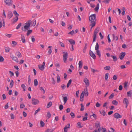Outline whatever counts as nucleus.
I'll list each match as a JSON object with an SVG mask.
<instances>
[{
	"label": "nucleus",
	"mask_w": 132,
	"mask_h": 132,
	"mask_svg": "<svg viewBox=\"0 0 132 132\" xmlns=\"http://www.w3.org/2000/svg\"><path fill=\"white\" fill-rule=\"evenodd\" d=\"M89 19L90 24V30L92 31L93 27L95 26L96 24V15L95 14L91 15L89 17Z\"/></svg>",
	"instance_id": "obj_1"
},
{
	"label": "nucleus",
	"mask_w": 132,
	"mask_h": 132,
	"mask_svg": "<svg viewBox=\"0 0 132 132\" xmlns=\"http://www.w3.org/2000/svg\"><path fill=\"white\" fill-rule=\"evenodd\" d=\"M32 21L31 20H29L27 22L24 24V29L23 28H22V30H28L30 27V23Z\"/></svg>",
	"instance_id": "obj_2"
},
{
	"label": "nucleus",
	"mask_w": 132,
	"mask_h": 132,
	"mask_svg": "<svg viewBox=\"0 0 132 132\" xmlns=\"http://www.w3.org/2000/svg\"><path fill=\"white\" fill-rule=\"evenodd\" d=\"M99 30V28L98 27L96 28L93 34V42H95L96 38V35L97 34Z\"/></svg>",
	"instance_id": "obj_3"
},
{
	"label": "nucleus",
	"mask_w": 132,
	"mask_h": 132,
	"mask_svg": "<svg viewBox=\"0 0 132 132\" xmlns=\"http://www.w3.org/2000/svg\"><path fill=\"white\" fill-rule=\"evenodd\" d=\"M32 104L34 105L38 104L39 102V101L38 100L35 98H32Z\"/></svg>",
	"instance_id": "obj_4"
},
{
	"label": "nucleus",
	"mask_w": 132,
	"mask_h": 132,
	"mask_svg": "<svg viewBox=\"0 0 132 132\" xmlns=\"http://www.w3.org/2000/svg\"><path fill=\"white\" fill-rule=\"evenodd\" d=\"M38 67L39 68L40 70L41 71L43 70L45 67V62H43V63L42 65H38Z\"/></svg>",
	"instance_id": "obj_5"
},
{
	"label": "nucleus",
	"mask_w": 132,
	"mask_h": 132,
	"mask_svg": "<svg viewBox=\"0 0 132 132\" xmlns=\"http://www.w3.org/2000/svg\"><path fill=\"white\" fill-rule=\"evenodd\" d=\"M123 102L124 104H125L126 108H127L129 104V101L126 98H124Z\"/></svg>",
	"instance_id": "obj_6"
},
{
	"label": "nucleus",
	"mask_w": 132,
	"mask_h": 132,
	"mask_svg": "<svg viewBox=\"0 0 132 132\" xmlns=\"http://www.w3.org/2000/svg\"><path fill=\"white\" fill-rule=\"evenodd\" d=\"M64 54L63 55V60L64 62L66 63L67 59L68 58V54L67 52H63Z\"/></svg>",
	"instance_id": "obj_7"
},
{
	"label": "nucleus",
	"mask_w": 132,
	"mask_h": 132,
	"mask_svg": "<svg viewBox=\"0 0 132 132\" xmlns=\"http://www.w3.org/2000/svg\"><path fill=\"white\" fill-rule=\"evenodd\" d=\"M95 0H86V2L89 4H90V7L92 8H94L95 7V5L92 3V2H94Z\"/></svg>",
	"instance_id": "obj_8"
},
{
	"label": "nucleus",
	"mask_w": 132,
	"mask_h": 132,
	"mask_svg": "<svg viewBox=\"0 0 132 132\" xmlns=\"http://www.w3.org/2000/svg\"><path fill=\"white\" fill-rule=\"evenodd\" d=\"M85 89L84 90V91H83L81 93L80 97V100L81 101H84V97L85 95Z\"/></svg>",
	"instance_id": "obj_9"
},
{
	"label": "nucleus",
	"mask_w": 132,
	"mask_h": 132,
	"mask_svg": "<svg viewBox=\"0 0 132 132\" xmlns=\"http://www.w3.org/2000/svg\"><path fill=\"white\" fill-rule=\"evenodd\" d=\"M10 57L11 58L12 60L14 61L17 63L18 62L19 60L18 59L17 57L13 55H11Z\"/></svg>",
	"instance_id": "obj_10"
},
{
	"label": "nucleus",
	"mask_w": 132,
	"mask_h": 132,
	"mask_svg": "<svg viewBox=\"0 0 132 132\" xmlns=\"http://www.w3.org/2000/svg\"><path fill=\"white\" fill-rule=\"evenodd\" d=\"M4 1L6 4L8 5H10L12 3L11 0H4Z\"/></svg>",
	"instance_id": "obj_11"
},
{
	"label": "nucleus",
	"mask_w": 132,
	"mask_h": 132,
	"mask_svg": "<svg viewBox=\"0 0 132 132\" xmlns=\"http://www.w3.org/2000/svg\"><path fill=\"white\" fill-rule=\"evenodd\" d=\"M114 117L117 119L120 118L122 117V116L118 113H115L113 115Z\"/></svg>",
	"instance_id": "obj_12"
},
{
	"label": "nucleus",
	"mask_w": 132,
	"mask_h": 132,
	"mask_svg": "<svg viewBox=\"0 0 132 132\" xmlns=\"http://www.w3.org/2000/svg\"><path fill=\"white\" fill-rule=\"evenodd\" d=\"M84 81L86 85L88 86L89 85V80L86 78H85L84 79Z\"/></svg>",
	"instance_id": "obj_13"
},
{
	"label": "nucleus",
	"mask_w": 132,
	"mask_h": 132,
	"mask_svg": "<svg viewBox=\"0 0 132 132\" xmlns=\"http://www.w3.org/2000/svg\"><path fill=\"white\" fill-rule=\"evenodd\" d=\"M89 54L94 59H95L96 58V56L95 54L93 52L91 51H90L89 52Z\"/></svg>",
	"instance_id": "obj_14"
},
{
	"label": "nucleus",
	"mask_w": 132,
	"mask_h": 132,
	"mask_svg": "<svg viewBox=\"0 0 132 132\" xmlns=\"http://www.w3.org/2000/svg\"><path fill=\"white\" fill-rule=\"evenodd\" d=\"M15 54L19 57L21 58L22 57V55L20 52L19 51H16Z\"/></svg>",
	"instance_id": "obj_15"
},
{
	"label": "nucleus",
	"mask_w": 132,
	"mask_h": 132,
	"mask_svg": "<svg viewBox=\"0 0 132 132\" xmlns=\"http://www.w3.org/2000/svg\"><path fill=\"white\" fill-rule=\"evenodd\" d=\"M70 128V124H69L67 125L64 128V132H67L68 130V129Z\"/></svg>",
	"instance_id": "obj_16"
},
{
	"label": "nucleus",
	"mask_w": 132,
	"mask_h": 132,
	"mask_svg": "<svg viewBox=\"0 0 132 132\" xmlns=\"http://www.w3.org/2000/svg\"><path fill=\"white\" fill-rule=\"evenodd\" d=\"M120 55L119 58L121 60H122L125 56L126 53L125 52H122L120 53Z\"/></svg>",
	"instance_id": "obj_17"
},
{
	"label": "nucleus",
	"mask_w": 132,
	"mask_h": 132,
	"mask_svg": "<svg viewBox=\"0 0 132 132\" xmlns=\"http://www.w3.org/2000/svg\"><path fill=\"white\" fill-rule=\"evenodd\" d=\"M70 43L71 45H74L75 44V41L72 39H69L68 40Z\"/></svg>",
	"instance_id": "obj_18"
},
{
	"label": "nucleus",
	"mask_w": 132,
	"mask_h": 132,
	"mask_svg": "<svg viewBox=\"0 0 132 132\" xmlns=\"http://www.w3.org/2000/svg\"><path fill=\"white\" fill-rule=\"evenodd\" d=\"M79 65V68L80 69H81L82 66V61H80L78 63Z\"/></svg>",
	"instance_id": "obj_19"
},
{
	"label": "nucleus",
	"mask_w": 132,
	"mask_h": 132,
	"mask_svg": "<svg viewBox=\"0 0 132 132\" xmlns=\"http://www.w3.org/2000/svg\"><path fill=\"white\" fill-rule=\"evenodd\" d=\"M13 16V14L11 12H9V14L8 15V17L10 19Z\"/></svg>",
	"instance_id": "obj_20"
},
{
	"label": "nucleus",
	"mask_w": 132,
	"mask_h": 132,
	"mask_svg": "<svg viewBox=\"0 0 132 132\" xmlns=\"http://www.w3.org/2000/svg\"><path fill=\"white\" fill-rule=\"evenodd\" d=\"M56 78H57V82H59L61 80H60V78L59 76V75H57V76H56Z\"/></svg>",
	"instance_id": "obj_21"
},
{
	"label": "nucleus",
	"mask_w": 132,
	"mask_h": 132,
	"mask_svg": "<svg viewBox=\"0 0 132 132\" xmlns=\"http://www.w3.org/2000/svg\"><path fill=\"white\" fill-rule=\"evenodd\" d=\"M21 40L22 42L23 43H24L25 42V39L24 36L22 35H21Z\"/></svg>",
	"instance_id": "obj_22"
},
{
	"label": "nucleus",
	"mask_w": 132,
	"mask_h": 132,
	"mask_svg": "<svg viewBox=\"0 0 132 132\" xmlns=\"http://www.w3.org/2000/svg\"><path fill=\"white\" fill-rule=\"evenodd\" d=\"M34 84L35 86H37L38 84V82L37 79H35L34 81Z\"/></svg>",
	"instance_id": "obj_23"
},
{
	"label": "nucleus",
	"mask_w": 132,
	"mask_h": 132,
	"mask_svg": "<svg viewBox=\"0 0 132 132\" xmlns=\"http://www.w3.org/2000/svg\"><path fill=\"white\" fill-rule=\"evenodd\" d=\"M53 129H47L46 130L45 132H53Z\"/></svg>",
	"instance_id": "obj_24"
},
{
	"label": "nucleus",
	"mask_w": 132,
	"mask_h": 132,
	"mask_svg": "<svg viewBox=\"0 0 132 132\" xmlns=\"http://www.w3.org/2000/svg\"><path fill=\"white\" fill-rule=\"evenodd\" d=\"M99 49V46L98 43H97L95 46V50H98Z\"/></svg>",
	"instance_id": "obj_25"
},
{
	"label": "nucleus",
	"mask_w": 132,
	"mask_h": 132,
	"mask_svg": "<svg viewBox=\"0 0 132 132\" xmlns=\"http://www.w3.org/2000/svg\"><path fill=\"white\" fill-rule=\"evenodd\" d=\"M112 103L116 105H117L118 104V102L116 100H113L112 102Z\"/></svg>",
	"instance_id": "obj_26"
},
{
	"label": "nucleus",
	"mask_w": 132,
	"mask_h": 132,
	"mask_svg": "<svg viewBox=\"0 0 132 132\" xmlns=\"http://www.w3.org/2000/svg\"><path fill=\"white\" fill-rule=\"evenodd\" d=\"M5 49L6 52L8 53L10 51V48L8 47H5Z\"/></svg>",
	"instance_id": "obj_27"
},
{
	"label": "nucleus",
	"mask_w": 132,
	"mask_h": 132,
	"mask_svg": "<svg viewBox=\"0 0 132 132\" xmlns=\"http://www.w3.org/2000/svg\"><path fill=\"white\" fill-rule=\"evenodd\" d=\"M71 82L72 80L71 79H70L69 80L67 85V88L71 84Z\"/></svg>",
	"instance_id": "obj_28"
},
{
	"label": "nucleus",
	"mask_w": 132,
	"mask_h": 132,
	"mask_svg": "<svg viewBox=\"0 0 132 132\" xmlns=\"http://www.w3.org/2000/svg\"><path fill=\"white\" fill-rule=\"evenodd\" d=\"M63 100L64 102V103H66L68 100V98L67 97H63Z\"/></svg>",
	"instance_id": "obj_29"
},
{
	"label": "nucleus",
	"mask_w": 132,
	"mask_h": 132,
	"mask_svg": "<svg viewBox=\"0 0 132 132\" xmlns=\"http://www.w3.org/2000/svg\"><path fill=\"white\" fill-rule=\"evenodd\" d=\"M96 52L97 54L99 56V57H100L101 56V54L99 50H96Z\"/></svg>",
	"instance_id": "obj_30"
},
{
	"label": "nucleus",
	"mask_w": 132,
	"mask_h": 132,
	"mask_svg": "<svg viewBox=\"0 0 132 132\" xmlns=\"http://www.w3.org/2000/svg\"><path fill=\"white\" fill-rule=\"evenodd\" d=\"M132 93V91L130 90L127 92V94L128 96L129 97L131 96V95Z\"/></svg>",
	"instance_id": "obj_31"
},
{
	"label": "nucleus",
	"mask_w": 132,
	"mask_h": 132,
	"mask_svg": "<svg viewBox=\"0 0 132 132\" xmlns=\"http://www.w3.org/2000/svg\"><path fill=\"white\" fill-rule=\"evenodd\" d=\"M40 126L41 127H43L44 126V122H43L42 121H41L40 122Z\"/></svg>",
	"instance_id": "obj_32"
},
{
	"label": "nucleus",
	"mask_w": 132,
	"mask_h": 132,
	"mask_svg": "<svg viewBox=\"0 0 132 132\" xmlns=\"http://www.w3.org/2000/svg\"><path fill=\"white\" fill-rule=\"evenodd\" d=\"M104 69L106 70H110V66H108L104 67Z\"/></svg>",
	"instance_id": "obj_33"
},
{
	"label": "nucleus",
	"mask_w": 132,
	"mask_h": 132,
	"mask_svg": "<svg viewBox=\"0 0 132 132\" xmlns=\"http://www.w3.org/2000/svg\"><path fill=\"white\" fill-rule=\"evenodd\" d=\"M21 86L22 88L23 89V90L24 91H26L25 88L26 87V86H25V85L24 84H22L21 85Z\"/></svg>",
	"instance_id": "obj_34"
},
{
	"label": "nucleus",
	"mask_w": 132,
	"mask_h": 132,
	"mask_svg": "<svg viewBox=\"0 0 132 132\" xmlns=\"http://www.w3.org/2000/svg\"><path fill=\"white\" fill-rule=\"evenodd\" d=\"M32 30H28L27 33V35L28 36L31 33H32Z\"/></svg>",
	"instance_id": "obj_35"
},
{
	"label": "nucleus",
	"mask_w": 132,
	"mask_h": 132,
	"mask_svg": "<svg viewBox=\"0 0 132 132\" xmlns=\"http://www.w3.org/2000/svg\"><path fill=\"white\" fill-rule=\"evenodd\" d=\"M111 56L113 58L114 61H116L117 60V58L116 56L113 55H111Z\"/></svg>",
	"instance_id": "obj_36"
},
{
	"label": "nucleus",
	"mask_w": 132,
	"mask_h": 132,
	"mask_svg": "<svg viewBox=\"0 0 132 132\" xmlns=\"http://www.w3.org/2000/svg\"><path fill=\"white\" fill-rule=\"evenodd\" d=\"M12 46H15L17 44L16 42L15 41H12Z\"/></svg>",
	"instance_id": "obj_37"
},
{
	"label": "nucleus",
	"mask_w": 132,
	"mask_h": 132,
	"mask_svg": "<svg viewBox=\"0 0 132 132\" xmlns=\"http://www.w3.org/2000/svg\"><path fill=\"white\" fill-rule=\"evenodd\" d=\"M51 115L50 113L49 112H48L47 113V114L46 116L47 117L48 119L51 117Z\"/></svg>",
	"instance_id": "obj_38"
},
{
	"label": "nucleus",
	"mask_w": 132,
	"mask_h": 132,
	"mask_svg": "<svg viewBox=\"0 0 132 132\" xmlns=\"http://www.w3.org/2000/svg\"><path fill=\"white\" fill-rule=\"evenodd\" d=\"M13 14L15 15V16L18 17L19 14L17 13L16 11H14L13 12Z\"/></svg>",
	"instance_id": "obj_39"
},
{
	"label": "nucleus",
	"mask_w": 132,
	"mask_h": 132,
	"mask_svg": "<svg viewBox=\"0 0 132 132\" xmlns=\"http://www.w3.org/2000/svg\"><path fill=\"white\" fill-rule=\"evenodd\" d=\"M40 90L42 92L43 94H44L45 93V90L43 87H41L40 88Z\"/></svg>",
	"instance_id": "obj_40"
},
{
	"label": "nucleus",
	"mask_w": 132,
	"mask_h": 132,
	"mask_svg": "<svg viewBox=\"0 0 132 132\" xmlns=\"http://www.w3.org/2000/svg\"><path fill=\"white\" fill-rule=\"evenodd\" d=\"M105 78L106 80H107L108 78V73H106L105 74Z\"/></svg>",
	"instance_id": "obj_41"
},
{
	"label": "nucleus",
	"mask_w": 132,
	"mask_h": 132,
	"mask_svg": "<svg viewBox=\"0 0 132 132\" xmlns=\"http://www.w3.org/2000/svg\"><path fill=\"white\" fill-rule=\"evenodd\" d=\"M52 103L51 102H50L47 105V108L50 107L52 105Z\"/></svg>",
	"instance_id": "obj_42"
},
{
	"label": "nucleus",
	"mask_w": 132,
	"mask_h": 132,
	"mask_svg": "<svg viewBox=\"0 0 132 132\" xmlns=\"http://www.w3.org/2000/svg\"><path fill=\"white\" fill-rule=\"evenodd\" d=\"M18 17L15 16V18H14L13 20V21L14 22H16L18 20Z\"/></svg>",
	"instance_id": "obj_43"
},
{
	"label": "nucleus",
	"mask_w": 132,
	"mask_h": 132,
	"mask_svg": "<svg viewBox=\"0 0 132 132\" xmlns=\"http://www.w3.org/2000/svg\"><path fill=\"white\" fill-rule=\"evenodd\" d=\"M9 74L10 75V76L11 77H12L14 76V73L12 72L11 71H9Z\"/></svg>",
	"instance_id": "obj_44"
},
{
	"label": "nucleus",
	"mask_w": 132,
	"mask_h": 132,
	"mask_svg": "<svg viewBox=\"0 0 132 132\" xmlns=\"http://www.w3.org/2000/svg\"><path fill=\"white\" fill-rule=\"evenodd\" d=\"M52 52V51L51 49H49L47 52L48 54L49 55H50Z\"/></svg>",
	"instance_id": "obj_45"
},
{
	"label": "nucleus",
	"mask_w": 132,
	"mask_h": 132,
	"mask_svg": "<svg viewBox=\"0 0 132 132\" xmlns=\"http://www.w3.org/2000/svg\"><path fill=\"white\" fill-rule=\"evenodd\" d=\"M13 84H14L13 81L12 80L11 81V82L10 83V85L11 88H12L13 87Z\"/></svg>",
	"instance_id": "obj_46"
},
{
	"label": "nucleus",
	"mask_w": 132,
	"mask_h": 132,
	"mask_svg": "<svg viewBox=\"0 0 132 132\" xmlns=\"http://www.w3.org/2000/svg\"><path fill=\"white\" fill-rule=\"evenodd\" d=\"M25 107V105L23 103H22L20 105V108L21 109H22Z\"/></svg>",
	"instance_id": "obj_47"
},
{
	"label": "nucleus",
	"mask_w": 132,
	"mask_h": 132,
	"mask_svg": "<svg viewBox=\"0 0 132 132\" xmlns=\"http://www.w3.org/2000/svg\"><path fill=\"white\" fill-rule=\"evenodd\" d=\"M4 59L3 57L2 56L0 57V62H2L4 61Z\"/></svg>",
	"instance_id": "obj_48"
},
{
	"label": "nucleus",
	"mask_w": 132,
	"mask_h": 132,
	"mask_svg": "<svg viewBox=\"0 0 132 132\" xmlns=\"http://www.w3.org/2000/svg\"><path fill=\"white\" fill-rule=\"evenodd\" d=\"M80 105L81 107V108L80 109V110L81 111H83L84 110V106L82 104H81Z\"/></svg>",
	"instance_id": "obj_49"
},
{
	"label": "nucleus",
	"mask_w": 132,
	"mask_h": 132,
	"mask_svg": "<svg viewBox=\"0 0 132 132\" xmlns=\"http://www.w3.org/2000/svg\"><path fill=\"white\" fill-rule=\"evenodd\" d=\"M74 34H75V31L73 30H72V31L68 33V34H71V35H72Z\"/></svg>",
	"instance_id": "obj_50"
},
{
	"label": "nucleus",
	"mask_w": 132,
	"mask_h": 132,
	"mask_svg": "<svg viewBox=\"0 0 132 132\" xmlns=\"http://www.w3.org/2000/svg\"><path fill=\"white\" fill-rule=\"evenodd\" d=\"M5 35L7 37L10 38L11 37L12 35L11 34H5Z\"/></svg>",
	"instance_id": "obj_51"
},
{
	"label": "nucleus",
	"mask_w": 132,
	"mask_h": 132,
	"mask_svg": "<svg viewBox=\"0 0 132 132\" xmlns=\"http://www.w3.org/2000/svg\"><path fill=\"white\" fill-rule=\"evenodd\" d=\"M85 89V95L86 96H87L88 95V92Z\"/></svg>",
	"instance_id": "obj_52"
},
{
	"label": "nucleus",
	"mask_w": 132,
	"mask_h": 132,
	"mask_svg": "<svg viewBox=\"0 0 132 132\" xmlns=\"http://www.w3.org/2000/svg\"><path fill=\"white\" fill-rule=\"evenodd\" d=\"M61 24L64 27L65 26V23L64 22L62 21H61Z\"/></svg>",
	"instance_id": "obj_53"
},
{
	"label": "nucleus",
	"mask_w": 132,
	"mask_h": 132,
	"mask_svg": "<svg viewBox=\"0 0 132 132\" xmlns=\"http://www.w3.org/2000/svg\"><path fill=\"white\" fill-rule=\"evenodd\" d=\"M110 0H104L103 1V2L105 3H108Z\"/></svg>",
	"instance_id": "obj_54"
},
{
	"label": "nucleus",
	"mask_w": 132,
	"mask_h": 132,
	"mask_svg": "<svg viewBox=\"0 0 132 132\" xmlns=\"http://www.w3.org/2000/svg\"><path fill=\"white\" fill-rule=\"evenodd\" d=\"M114 97V94L113 93H112L109 96V98L110 99H111L112 98Z\"/></svg>",
	"instance_id": "obj_55"
},
{
	"label": "nucleus",
	"mask_w": 132,
	"mask_h": 132,
	"mask_svg": "<svg viewBox=\"0 0 132 132\" xmlns=\"http://www.w3.org/2000/svg\"><path fill=\"white\" fill-rule=\"evenodd\" d=\"M79 90L77 91L76 92V95L77 97H79Z\"/></svg>",
	"instance_id": "obj_56"
},
{
	"label": "nucleus",
	"mask_w": 132,
	"mask_h": 132,
	"mask_svg": "<svg viewBox=\"0 0 132 132\" xmlns=\"http://www.w3.org/2000/svg\"><path fill=\"white\" fill-rule=\"evenodd\" d=\"M101 104L99 103L98 102H97L96 104V105L97 107H100L101 106Z\"/></svg>",
	"instance_id": "obj_57"
},
{
	"label": "nucleus",
	"mask_w": 132,
	"mask_h": 132,
	"mask_svg": "<svg viewBox=\"0 0 132 132\" xmlns=\"http://www.w3.org/2000/svg\"><path fill=\"white\" fill-rule=\"evenodd\" d=\"M70 115L72 118H73L75 117V115L73 113L71 112L70 113Z\"/></svg>",
	"instance_id": "obj_58"
},
{
	"label": "nucleus",
	"mask_w": 132,
	"mask_h": 132,
	"mask_svg": "<svg viewBox=\"0 0 132 132\" xmlns=\"http://www.w3.org/2000/svg\"><path fill=\"white\" fill-rule=\"evenodd\" d=\"M21 23H20L16 27V29H18L20 28L21 25Z\"/></svg>",
	"instance_id": "obj_59"
},
{
	"label": "nucleus",
	"mask_w": 132,
	"mask_h": 132,
	"mask_svg": "<svg viewBox=\"0 0 132 132\" xmlns=\"http://www.w3.org/2000/svg\"><path fill=\"white\" fill-rule=\"evenodd\" d=\"M96 127H98L100 126V123L98 122H97L96 123Z\"/></svg>",
	"instance_id": "obj_60"
},
{
	"label": "nucleus",
	"mask_w": 132,
	"mask_h": 132,
	"mask_svg": "<svg viewBox=\"0 0 132 132\" xmlns=\"http://www.w3.org/2000/svg\"><path fill=\"white\" fill-rule=\"evenodd\" d=\"M10 116L11 119H13L14 118V116L13 114L11 113L10 115Z\"/></svg>",
	"instance_id": "obj_61"
},
{
	"label": "nucleus",
	"mask_w": 132,
	"mask_h": 132,
	"mask_svg": "<svg viewBox=\"0 0 132 132\" xmlns=\"http://www.w3.org/2000/svg\"><path fill=\"white\" fill-rule=\"evenodd\" d=\"M40 110V109L39 108L38 109L36 110L34 113V115H36V114Z\"/></svg>",
	"instance_id": "obj_62"
},
{
	"label": "nucleus",
	"mask_w": 132,
	"mask_h": 132,
	"mask_svg": "<svg viewBox=\"0 0 132 132\" xmlns=\"http://www.w3.org/2000/svg\"><path fill=\"white\" fill-rule=\"evenodd\" d=\"M31 41L32 42H34L35 41V39L34 38V36H32L31 37Z\"/></svg>",
	"instance_id": "obj_63"
},
{
	"label": "nucleus",
	"mask_w": 132,
	"mask_h": 132,
	"mask_svg": "<svg viewBox=\"0 0 132 132\" xmlns=\"http://www.w3.org/2000/svg\"><path fill=\"white\" fill-rule=\"evenodd\" d=\"M117 77L116 75H114L113 77V78L114 80H116L117 79Z\"/></svg>",
	"instance_id": "obj_64"
}]
</instances>
